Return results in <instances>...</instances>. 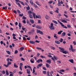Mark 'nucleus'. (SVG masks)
<instances>
[{
    "label": "nucleus",
    "instance_id": "nucleus-1",
    "mask_svg": "<svg viewBox=\"0 0 76 76\" xmlns=\"http://www.w3.org/2000/svg\"><path fill=\"white\" fill-rule=\"evenodd\" d=\"M58 48L60 49V51H61V52H62V53H63L64 54H67L68 52L67 51L64 50V49L63 48H61V47Z\"/></svg>",
    "mask_w": 76,
    "mask_h": 76
},
{
    "label": "nucleus",
    "instance_id": "nucleus-2",
    "mask_svg": "<svg viewBox=\"0 0 76 76\" xmlns=\"http://www.w3.org/2000/svg\"><path fill=\"white\" fill-rule=\"evenodd\" d=\"M28 13L29 15H31V14L32 13V15L34 19H35V14L34 12H32V11L31 10H28Z\"/></svg>",
    "mask_w": 76,
    "mask_h": 76
},
{
    "label": "nucleus",
    "instance_id": "nucleus-3",
    "mask_svg": "<svg viewBox=\"0 0 76 76\" xmlns=\"http://www.w3.org/2000/svg\"><path fill=\"white\" fill-rule=\"evenodd\" d=\"M54 24L53 23H51L50 24V26H49V28L51 29V30H53L55 29L54 27L53 26Z\"/></svg>",
    "mask_w": 76,
    "mask_h": 76
},
{
    "label": "nucleus",
    "instance_id": "nucleus-4",
    "mask_svg": "<svg viewBox=\"0 0 76 76\" xmlns=\"http://www.w3.org/2000/svg\"><path fill=\"white\" fill-rule=\"evenodd\" d=\"M58 22V23H60V25L62 26V27H63V28H65V29H67V27L65 26L64 25H63V24L59 20H57Z\"/></svg>",
    "mask_w": 76,
    "mask_h": 76
},
{
    "label": "nucleus",
    "instance_id": "nucleus-5",
    "mask_svg": "<svg viewBox=\"0 0 76 76\" xmlns=\"http://www.w3.org/2000/svg\"><path fill=\"white\" fill-rule=\"evenodd\" d=\"M58 59V58L56 56H54L53 58V57L51 58V59L53 60L54 62H55V60H57Z\"/></svg>",
    "mask_w": 76,
    "mask_h": 76
},
{
    "label": "nucleus",
    "instance_id": "nucleus-6",
    "mask_svg": "<svg viewBox=\"0 0 76 76\" xmlns=\"http://www.w3.org/2000/svg\"><path fill=\"white\" fill-rule=\"evenodd\" d=\"M70 48H69V50H71L72 52H74L75 51V50L73 49V46L72 45H70Z\"/></svg>",
    "mask_w": 76,
    "mask_h": 76
},
{
    "label": "nucleus",
    "instance_id": "nucleus-7",
    "mask_svg": "<svg viewBox=\"0 0 76 76\" xmlns=\"http://www.w3.org/2000/svg\"><path fill=\"white\" fill-rule=\"evenodd\" d=\"M65 71L64 69H61L59 70V71H58V72L60 73V74H61L63 75V74L62 73V72H64Z\"/></svg>",
    "mask_w": 76,
    "mask_h": 76
},
{
    "label": "nucleus",
    "instance_id": "nucleus-8",
    "mask_svg": "<svg viewBox=\"0 0 76 76\" xmlns=\"http://www.w3.org/2000/svg\"><path fill=\"white\" fill-rule=\"evenodd\" d=\"M30 61L31 63H34L35 62V60L33 58L31 59L30 60Z\"/></svg>",
    "mask_w": 76,
    "mask_h": 76
},
{
    "label": "nucleus",
    "instance_id": "nucleus-9",
    "mask_svg": "<svg viewBox=\"0 0 76 76\" xmlns=\"http://www.w3.org/2000/svg\"><path fill=\"white\" fill-rule=\"evenodd\" d=\"M35 18H38V19H41V16L40 15H35Z\"/></svg>",
    "mask_w": 76,
    "mask_h": 76
},
{
    "label": "nucleus",
    "instance_id": "nucleus-10",
    "mask_svg": "<svg viewBox=\"0 0 76 76\" xmlns=\"http://www.w3.org/2000/svg\"><path fill=\"white\" fill-rule=\"evenodd\" d=\"M29 43L30 44H35V42L34 41H29Z\"/></svg>",
    "mask_w": 76,
    "mask_h": 76
},
{
    "label": "nucleus",
    "instance_id": "nucleus-11",
    "mask_svg": "<svg viewBox=\"0 0 76 76\" xmlns=\"http://www.w3.org/2000/svg\"><path fill=\"white\" fill-rule=\"evenodd\" d=\"M30 21L31 23H32V24L34 23V20L32 19H30Z\"/></svg>",
    "mask_w": 76,
    "mask_h": 76
},
{
    "label": "nucleus",
    "instance_id": "nucleus-12",
    "mask_svg": "<svg viewBox=\"0 0 76 76\" xmlns=\"http://www.w3.org/2000/svg\"><path fill=\"white\" fill-rule=\"evenodd\" d=\"M69 61L70 62V63H71L73 64L74 63L73 59H69Z\"/></svg>",
    "mask_w": 76,
    "mask_h": 76
},
{
    "label": "nucleus",
    "instance_id": "nucleus-13",
    "mask_svg": "<svg viewBox=\"0 0 76 76\" xmlns=\"http://www.w3.org/2000/svg\"><path fill=\"white\" fill-rule=\"evenodd\" d=\"M51 60L49 59L47 61H46V62H47L48 63H49V64H50L51 63Z\"/></svg>",
    "mask_w": 76,
    "mask_h": 76
},
{
    "label": "nucleus",
    "instance_id": "nucleus-14",
    "mask_svg": "<svg viewBox=\"0 0 76 76\" xmlns=\"http://www.w3.org/2000/svg\"><path fill=\"white\" fill-rule=\"evenodd\" d=\"M55 42V43H56V44H60V42L58 41H56Z\"/></svg>",
    "mask_w": 76,
    "mask_h": 76
},
{
    "label": "nucleus",
    "instance_id": "nucleus-15",
    "mask_svg": "<svg viewBox=\"0 0 76 76\" xmlns=\"http://www.w3.org/2000/svg\"><path fill=\"white\" fill-rule=\"evenodd\" d=\"M58 0V6H61V3H60V1Z\"/></svg>",
    "mask_w": 76,
    "mask_h": 76
},
{
    "label": "nucleus",
    "instance_id": "nucleus-16",
    "mask_svg": "<svg viewBox=\"0 0 76 76\" xmlns=\"http://www.w3.org/2000/svg\"><path fill=\"white\" fill-rule=\"evenodd\" d=\"M66 35V33L63 32L61 34V36L62 37H64Z\"/></svg>",
    "mask_w": 76,
    "mask_h": 76
},
{
    "label": "nucleus",
    "instance_id": "nucleus-17",
    "mask_svg": "<svg viewBox=\"0 0 76 76\" xmlns=\"http://www.w3.org/2000/svg\"><path fill=\"white\" fill-rule=\"evenodd\" d=\"M36 28H38V29H41L42 28V27H41L39 26H36Z\"/></svg>",
    "mask_w": 76,
    "mask_h": 76
},
{
    "label": "nucleus",
    "instance_id": "nucleus-18",
    "mask_svg": "<svg viewBox=\"0 0 76 76\" xmlns=\"http://www.w3.org/2000/svg\"><path fill=\"white\" fill-rule=\"evenodd\" d=\"M58 10H59V9L58 8H56V10L55 12H56V13H58Z\"/></svg>",
    "mask_w": 76,
    "mask_h": 76
},
{
    "label": "nucleus",
    "instance_id": "nucleus-19",
    "mask_svg": "<svg viewBox=\"0 0 76 76\" xmlns=\"http://www.w3.org/2000/svg\"><path fill=\"white\" fill-rule=\"evenodd\" d=\"M7 64L9 66L10 64H12V62H8L7 63Z\"/></svg>",
    "mask_w": 76,
    "mask_h": 76
},
{
    "label": "nucleus",
    "instance_id": "nucleus-20",
    "mask_svg": "<svg viewBox=\"0 0 76 76\" xmlns=\"http://www.w3.org/2000/svg\"><path fill=\"white\" fill-rule=\"evenodd\" d=\"M53 23H55V24H58V23L57 22V21L56 20H53Z\"/></svg>",
    "mask_w": 76,
    "mask_h": 76
},
{
    "label": "nucleus",
    "instance_id": "nucleus-21",
    "mask_svg": "<svg viewBox=\"0 0 76 76\" xmlns=\"http://www.w3.org/2000/svg\"><path fill=\"white\" fill-rule=\"evenodd\" d=\"M29 17L30 19H32L33 18V16L31 14L29 15Z\"/></svg>",
    "mask_w": 76,
    "mask_h": 76
},
{
    "label": "nucleus",
    "instance_id": "nucleus-22",
    "mask_svg": "<svg viewBox=\"0 0 76 76\" xmlns=\"http://www.w3.org/2000/svg\"><path fill=\"white\" fill-rule=\"evenodd\" d=\"M27 70V73H28V74H31V72H30V70H28V69H26Z\"/></svg>",
    "mask_w": 76,
    "mask_h": 76
},
{
    "label": "nucleus",
    "instance_id": "nucleus-23",
    "mask_svg": "<svg viewBox=\"0 0 76 76\" xmlns=\"http://www.w3.org/2000/svg\"><path fill=\"white\" fill-rule=\"evenodd\" d=\"M45 18L46 19H47L48 20V19H49V17L47 15H46V16H45Z\"/></svg>",
    "mask_w": 76,
    "mask_h": 76
},
{
    "label": "nucleus",
    "instance_id": "nucleus-24",
    "mask_svg": "<svg viewBox=\"0 0 76 76\" xmlns=\"http://www.w3.org/2000/svg\"><path fill=\"white\" fill-rule=\"evenodd\" d=\"M63 32V31H58V34H61Z\"/></svg>",
    "mask_w": 76,
    "mask_h": 76
},
{
    "label": "nucleus",
    "instance_id": "nucleus-25",
    "mask_svg": "<svg viewBox=\"0 0 76 76\" xmlns=\"http://www.w3.org/2000/svg\"><path fill=\"white\" fill-rule=\"evenodd\" d=\"M62 22H63V23H67V22L65 20H62Z\"/></svg>",
    "mask_w": 76,
    "mask_h": 76
},
{
    "label": "nucleus",
    "instance_id": "nucleus-26",
    "mask_svg": "<svg viewBox=\"0 0 76 76\" xmlns=\"http://www.w3.org/2000/svg\"><path fill=\"white\" fill-rule=\"evenodd\" d=\"M56 35H57V34H54V38H56L57 39V38H58V37H57V36H56Z\"/></svg>",
    "mask_w": 76,
    "mask_h": 76
},
{
    "label": "nucleus",
    "instance_id": "nucleus-27",
    "mask_svg": "<svg viewBox=\"0 0 76 76\" xmlns=\"http://www.w3.org/2000/svg\"><path fill=\"white\" fill-rule=\"evenodd\" d=\"M16 3L17 4H18V6H19V7H21V6H20V4H19V3L18 2H16Z\"/></svg>",
    "mask_w": 76,
    "mask_h": 76
},
{
    "label": "nucleus",
    "instance_id": "nucleus-28",
    "mask_svg": "<svg viewBox=\"0 0 76 76\" xmlns=\"http://www.w3.org/2000/svg\"><path fill=\"white\" fill-rule=\"evenodd\" d=\"M18 26H19V27L20 28H21V27H22V24H21V23H19Z\"/></svg>",
    "mask_w": 76,
    "mask_h": 76
},
{
    "label": "nucleus",
    "instance_id": "nucleus-29",
    "mask_svg": "<svg viewBox=\"0 0 76 76\" xmlns=\"http://www.w3.org/2000/svg\"><path fill=\"white\" fill-rule=\"evenodd\" d=\"M14 66L16 68H17V67H18V66L16 65V63H15L14 64Z\"/></svg>",
    "mask_w": 76,
    "mask_h": 76
},
{
    "label": "nucleus",
    "instance_id": "nucleus-30",
    "mask_svg": "<svg viewBox=\"0 0 76 76\" xmlns=\"http://www.w3.org/2000/svg\"><path fill=\"white\" fill-rule=\"evenodd\" d=\"M24 50V48L21 47L20 48V51H23Z\"/></svg>",
    "mask_w": 76,
    "mask_h": 76
},
{
    "label": "nucleus",
    "instance_id": "nucleus-31",
    "mask_svg": "<svg viewBox=\"0 0 76 76\" xmlns=\"http://www.w3.org/2000/svg\"><path fill=\"white\" fill-rule=\"evenodd\" d=\"M6 52L8 54H9V55H10V51H6Z\"/></svg>",
    "mask_w": 76,
    "mask_h": 76
},
{
    "label": "nucleus",
    "instance_id": "nucleus-32",
    "mask_svg": "<svg viewBox=\"0 0 76 76\" xmlns=\"http://www.w3.org/2000/svg\"><path fill=\"white\" fill-rule=\"evenodd\" d=\"M63 41V39L62 38H61L59 40V41H60V42H62Z\"/></svg>",
    "mask_w": 76,
    "mask_h": 76
},
{
    "label": "nucleus",
    "instance_id": "nucleus-33",
    "mask_svg": "<svg viewBox=\"0 0 76 76\" xmlns=\"http://www.w3.org/2000/svg\"><path fill=\"white\" fill-rule=\"evenodd\" d=\"M47 76H50V73L48 71L47 72Z\"/></svg>",
    "mask_w": 76,
    "mask_h": 76
},
{
    "label": "nucleus",
    "instance_id": "nucleus-34",
    "mask_svg": "<svg viewBox=\"0 0 76 76\" xmlns=\"http://www.w3.org/2000/svg\"><path fill=\"white\" fill-rule=\"evenodd\" d=\"M36 48L37 50H42V49L41 48H39L38 47H36Z\"/></svg>",
    "mask_w": 76,
    "mask_h": 76
},
{
    "label": "nucleus",
    "instance_id": "nucleus-35",
    "mask_svg": "<svg viewBox=\"0 0 76 76\" xmlns=\"http://www.w3.org/2000/svg\"><path fill=\"white\" fill-rule=\"evenodd\" d=\"M46 66L47 67H48H48L50 66V65H49V64H46Z\"/></svg>",
    "mask_w": 76,
    "mask_h": 76
},
{
    "label": "nucleus",
    "instance_id": "nucleus-36",
    "mask_svg": "<svg viewBox=\"0 0 76 76\" xmlns=\"http://www.w3.org/2000/svg\"><path fill=\"white\" fill-rule=\"evenodd\" d=\"M6 73L7 75H8V76L9 75V72H8V71H7L6 70Z\"/></svg>",
    "mask_w": 76,
    "mask_h": 76
},
{
    "label": "nucleus",
    "instance_id": "nucleus-37",
    "mask_svg": "<svg viewBox=\"0 0 76 76\" xmlns=\"http://www.w3.org/2000/svg\"><path fill=\"white\" fill-rule=\"evenodd\" d=\"M30 4H31V5H33V4H34V3H33V1H30Z\"/></svg>",
    "mask_w": 76,
    "mask_h": 76
},
{
    "label": "nucleus",
    "instance_id": "nucleus-38",
    "mask_svg": "<svg viewBox=\"0 0 76 76\" xmlns=\"http://www.w3.org/2000/svg\"><path fill=\"white\" fill-rule=\"evenodd\" d=\"M52 3H53V1H50L48 2V3H49V4H52Z\"/></svg>",
    "mask_w": 76,
    "mask_h": 76
},
{
    "label": "nucleus",
    "instance_id": "nucleus-39",
    "mask_svg": "<svg viewBox=\"0 0 76 76\" xmlns=\"http://www.w3.org/2000/svg\"><path fill=\"white\" fill-rule=\"evenodd\" d=\"M39 34H41L42 35H43V32L41 31H40Z\"/></svg>",
    "mask_w": 76,
    "mask_h": 76
},
{
    "label": "nucleus",
    "instance_id": "nucleus-40",
    "mask_svg": "<svg viewBox=\"0 0 76 76\" xmlns=\"http://www.w3.org/2000/svg\"><path fill=\"white\" fill-rule=\"evenodd\" d=\"M67 26L68 28H71V26L70 25L67 24Z\"/></svg>",
    "mask_w": 76,
    "mask_h": 76
},
{
    "label": "nucleus",
    "instance_id": "nucleus-41",
    "mask_svg": "<svg viewBox=\"0 0 76 76\" xmlns=\"http://www.w3.org/2000/svg\"><path fill=\"white\" fill-rule=\"evenodd\" d=\"M51 49H52V50H56V48L54 47H52L51 48Z\"/></svg>",
    "mask_w": 76,
    "mask_h": 76
},
{
    "label": "nucleus",
    "instance_id": "nucleus-42",
    "mask_svg": "<svg viewBox=\"0 0 76 76\" xmlns=\"http://www.w3.org/2000/svg\"><path fill=\"white\" fill-rule=\"evenodd\" d=\"M35 3L37 5H38V6H41V5H40L39 4V2L38 1L35 2Z\"/></svg>",
    "mask_w": 76,
    "mask_h": 76
},
{
    "label": "nucleus",
    "instance_id": "nucleus-43",
    "mask_svg": "<svg viewBox=\"0 0 76 76\" xmlns=\"http://www.w3.org/2000/svg\"><path fill=\"white\" fill-rule=\"evenodd\" d=\"M18 53V50H15V54H17Z\"/></svg>",
    "mask_w": 76,
    "mask_h": 76
},
{
    "label": "nucleus",
    "instance_id": "nucleus-44",
    "mask_svg": "<svg viewBox=\"0 0 76 76\" xmlns=\"http://www.w3.org/2000/svg\"><path fill=\"white\" fill-rule=\"evenodd\" d=\"M42 66V64H40L38 65V66H39V67H41Z\"/></svg>",
    "mask_w": 76,
    "mask_h": 76
},
{
    "label": "nucleus",
    "instance_id": "nucleus-45",
    "mask_svg": "<svg viewBox=\"0 0 76 76\" xmlns=\"http://www.w3.org/2000/svg\"><path fill=\"white\" fill-rule=\"evenodd\" d=\"M21 61H25V59H24L23 58H21Z\"/></svg>",
    "mask_w": 76,
    "mask_h": 76
},
{
    "label": "nucleus",
    "instance_id": "nucleus-46",
    "mask_svg": "<svg viewBox=\"0 0 76 76\" xmlns=\"http://www.w3.org/2000/svg\"><path fill=\"white\" fill-rule=\"evenodd\" d=\"M34 6L35 8H37L38 7L36 5H35V4H34Z\"/></svg>",
    "mask_w": 76,
    "mask_h": 76
},
{
    "label": "nucleus",
    "instance_id": "nucleus-47",
    "mask_svg": "<svg viewBox=\"0 0 76 76\" xmlns=\"http://www.w3.org/2000/svg\"><path fill=\"white\" fill-rule=\"evenodd\" d=\"M4 66L5 67H8V66H8V65H7H7H6L5 64H4Z\"/></svg>",
    "mask_w": 76,
    "mask_h": 76
},
{
    "label": "nucleus",
    "instance_id": "nucleus-48",
    "mask_svg": "<svg viewBox=\"0 0 76 76\" xmlns=\"http://www.w3.org/2000/svg\"><path fill=\"white\" fill-rule=\"evenodd\" d=\"M23 14H20L19 15L20 16V17H22V16H23Z\"/></svg>",
    "mask_w": 76,
    "mask_h": 76
},
{
    "label": "nucleus",
    "instance_id": "nucleus-49",
    "mask_svg": "<svg viewBox=\"0 0 76 76\" xmlns=\"http://www.w3.org/2000/svg\"><path fill=\"white\" fill-rule=\"evenodd\" d=\"M40 30H37V33H39L40 32Z\"/></svg>",
    "mask_w": 76,
    "mask_h": 76
},
{
    "label": "nucleus",
    "instance_id": "nucleus-50",
    "mask_svg": "<svg viewBox=\"0 0 76 76\" xmlns=\"http://www.w3.org/2000/svg\"><path fill=\"white\" fill-rule=\"evenodd\" d=\"M26 9L27 10H29L30 9V7H26Z\"/></svg>",
    "mask_w": 76,
    "mask_h": 76
},
{
    "label": "nucleus",
    "instance_id": "nucleus-51",
    "mask_svg": "<svg viewBox=\"0 0 76 76\" xmlns=\"http://www.w3.org/2000/svg\"><path fill=\"white\" fill-rule=\"evenodd\" d=\"M25 29H26L25 28L22 27V30L24 31H25Z\"/></svg>",
    "mask_w": 76,
    "mask_h": 76
},
{
    "label": "nucleus",
    "instance_id": "nucleus-52",
    "mask_svg": "<svg viewBox=\"0 0 76 76\" xmlns=\"http://www.w3.org/2000/svg\"><path fill=\"white\" fill-rule=\"evenodd\" d=\"M32 27L34 28V27L36 26V25L35 24H34L32 26Z\"/></svg>",
    "mask_w": 76,
    "mask_h": 76
},
{
    "label": "nucleus",
    "instance_id": "nucleus-53",
    "mask_svg": "<svg viewBox=\"0 0 76 76\" xmlns=\"http://www.w3.org/2000/svg\"><path fill=\"white\" fill-rule=\"evenodd\" d=\"M23 19H26V18L24 16L23 17Z\"/></svg>",
    "mask_w": 76,
    "mask_h": 76
},
{
    "label": "nucleus",
    "instance_id": "nucleus-54",
    "mask_svg": "<svg viewBox=\"0 0 76 76\" xmlns=\"http://www.w3.org/2000/svg\"><path fill=\"white\" fill-rule=\"evenodd\" d=\"M50 8H51V9H53V6H52L51 5H50Z\"/></svg>",
    "mask_w": 76,
    "mask_h": 76
},
{
    "label": "nucleus",
    "instance_id": "nucleus-55",
    "mask_svg": "<svg viewBox=\"0 0 76 76\" xmlns=\"http://www.w3.org/2000/svg\"><path fill=\"white\" fill-rule=\"evenodd\" d=\"M49 13L50 14H51V15H53V11H50Z\"/></svg>",
    "mask_w": 76,
    "mask_h": 76
},
{
    "label": "nucleus",
    "instance_id": "nucleus-56",
    "mask_svg": "<svg viewBox=\"0 0 76 76\" xmlns=\"http://www.w3.org/2000/svg\"><path fill=\"white\" fill-rule=\"evenodd\" d=\"M2 74H5V71H2Z\"/></svg>",
    "mask_w": 76,
    "mask_h": 76
},
{
    "label": "nucleus",
    "instance_id": "nucleus-57",
    "mask_svg": "<svg viewBox=\"0 0 76 76\" xmlns=\"http://www.w3.org/2000/svg\"><path fill=\"white\" fill-rule=\"evenodd\" d=\"M7 60L8 62H9V60H10V59L9 58H7Z\"/></svg>",
    "mask_w": 76,
    "mask_h": 76
},
{
    "label": "nucleus",
    "instance_id": "nucleus-58",
    "mask_svg": "<svg viewBox=\"0 0 76 76\" xmlns=\"http://www.w3.org/2000/svg\"><path fill=\"white\" fill-rule=\"evenodd\" d=\"M20 66H23V64L22 63H20Z\"/></svg>",
    "mask_w": 76,
    "mask_h": 76
},
{
    "label": "nucleus",
    "instance_id": "nucleus-59",
    "mask_svg": "<svg viewBox=\"0 0 76 76\" xmlns=\"http://www.w3.org/2000/svg\"><path fill=\"white\" fill-rule=\"evenodd\" d=\"M64 16H65L66 17V18H68V16H67V15H66L64 14Z\"/></svg>",
    "mask_w": 76,
    "mask_h": 76
},
{
    "label": "nucleus",
    "instance_id": "nucleus-60",
    "mask_svg": "<svg viewBox=\"0 0 76 76\" xmlns=\"http://www.w3.org/2000/svg\"><path fill=\"white\" fill-rule=\"evenodd\" d=\"M3 9H7V7H3Z\"/></svg>",
    "mask_w": 76,
    "mask_h": 76
},
{
    "label": "nucleus",
    "instance_id": "nucleus-61",
    "mask_svg": "<svg viewBox=\"0 0 76 76\" xmlns=\"http://www.w3.org/2000/svg\"><path fill=\"white\" fill-rule=\"evenodd\" d=\"M43 73L44 74H46V71H43Z\"/></svg>",
    "mask_w": 76,
    "mask_h": 76
},
{
    "label": "nucleus",
    "instance_id": "nucleus-62",
    "mask_svg": "<svg viewBox=\"0 0 76 76\" xmlns=\"http://www.w3.org/2000/svg\"><path fill=\"white\" fill-rule=\"evenodd\" d=\"M15 25H18V22H16L15 23Z\"/></svg>",
    "mask_w": 76,
    "mask_h": 76
},
{
    "label": "nucleus",
    "instance_id": "nucleus-63",
    "mask_svg": "<svg viewBox=\"0 0 76 76\" xmlns=\"http://www.w3.org/2000/svg\"><path fill=\"white\" fill-rule=\"evenodd\" d=\"M23 23H25V24L26 23V20H23Z\"/></svg>",
    "mask_w": 76,
    "mask_h": 76
},
{
    "label": "nucleus",
    "instance_id": "nucleus-64",
    "mask_svg": "<svg viewBox=\"0 0 76 76\" xmlns=\"http://www.w3.org/2000/svg\"><path fill=\"white\" fill-rule=\"evenodd\" d=\"M0 43L1 45H2L3 44V41H1L0 42Z\"/></svg>",
    "mask_w": 76,
    "mask_h": 76
}]
</instances>
